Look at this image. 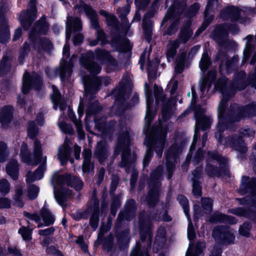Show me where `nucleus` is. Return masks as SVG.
I'll use <instances>...</instances> for the list:
<instances>
[{
  "label": "nucleus",
  "instance_id": "1",
  "mask_svg": "<svg viewBox=\"0 0 256 256\" xmlns=\"http://www.w3.org/2000/svg\"><path fill=\"white\" fill-rule=\"evenodd\" d=\"M95 58L100 63H105L106 64L108 72L114 70V68L112 66L116 68L118 66L116 60L106 50L98 48L96 49L95 54L92 51L89 50L82 54L80 58V64L92 75L98 74L102 70L101 66L94 61Z\"/></svg>",
  "mask_w": 256,
  "mask_h": 256
},
{
  "label": "nucleus",
  "instance_id": "2",
  "mask_svg": "<svg viewBox=\"0 0 256 256\" xmlns=\"http://www.w3.org/2000/svg\"><path fill=\"white\" fill-rule=\"evenodd\" d=\"M162 172L163 168L160 166L151 172L148 182L147 193L140 198V202L149 208H154L160 202V196L162 192L160 182Z\"/></svg>",
  "mask_w": 256,
  "mask_h": 256
},
{
  "label": "nucleus",
  "instance_id": "3",
  "mask_svg": "<svg viewBox=\"0 0 256 256\" xmlns=\"http://www.w3.org/2000/svg\"><path fill=\"white\" fill-rule=\"evenodd\" d=\"M106 22L108 26L115 29L116 32H112L110 44L112 48H115L116 50L122 53H126L132 51V46L130 40L123 37L120 34V24L116 16L110 14L106 18Z\"/></svg>",
  "mask_w": 256,
  "mask_h": 256
},
{
  "label": "nucleus",
  "instance_id": "4",
  "mask_svg": "<svg viewBox=\"0 0 256 256\" xmlns=\"http://www.w3.org/2000/svg\"><path fill=\"white\" fill-rule=\"evenodd\" d=\"M242 195L247 194L243 198H238L240 204H248L256 208V178H250L248 176H243L242 184L238 190Z\"/></svg>",
  "mask_w": 256,
  "mask_h": 256
},
{
  "label": "nucleus",
  "instance_id": "5",
  "mask_svg": "<svg viewBox=\"0 0 256 256\" xmlns=\"http://www.w3.org/2000/svg\"><path fill=\"white\" fill-rule=\"evenodd\" d=\"M130 142L131 139L128 130H126L122 132L118 137L114 154L118 156L122 152L120 160H130V159L131 156ZM131 160H136V159L133 158Z\"/></svg>",
  "mask_w": 256,
  "mask_h": 256
},
{
  "label": "nucleus",
  "instance_id": "6",
  "mask_svg": "<svg viewBox=\"0 0 256 256\" xmlns=\"http://www.w3.org/2000/svg\"><path fill=\"white\" fill-rule=\"evenodd\" d=\"M50 29V24L44 16L36 21L28 34V40L34 48H37V40L40 35H46Z\"/></svg>",
  "mask_w": 256,
  "mask_h": 256
},
{
  "label": "nucleus",
  "instance_id": "7",
  "mask_svg": "<svg viewBox=\"0 0 256 256\" xmlns=\"http://www.w3.org/2000/svg\"><path fill=\"white\" fill-rule=\"evenodd\" d=\"M43 86L42 76L36 72L30 74L27 71L24 74L22 78V92L24 95L28 94L30 90H40Z\"/></svg>",
  "mask_w": 256,
  "mask_h": 256
},
{
  "label": "nucleus",
  "instance_id": "8",
  "mask_svg": "<svg viewBox=\"0 0 256 256\" xmlns=\"http://www.w3.org/2000/svg\"><path fill=\"white\" fill-rule=\"evenodd\" d=\"M162 211L156 209L147 213L145 210H142L138 214L139 228L140 232H148L150 228L152 220L160 221L162 219Z\"/></svg>",
  "mask_w": 256,
  "mask_h": 256
},
{
  "label": "nucleus",
  "instance_id": "9",
  "mask_svg": "<svg viewBox=\"0 0 256 256\" xmlns=\"http://www.w3.org/2000/svg\"><path fill=\"white\" fill-rule=\"evenodd\" d=\"M54 182L60 186L66 185L74 187L76 190H80L83 186L82 182L79 178L68 174L62 175L54 174L53 175L52 182L54 186V188L55 189Z\"/></svg>",
  "mask_w": 256,
  "mask_h": 256
},
{
  "label": "nucleus",
  "instance_id": "10",
  "mask_svg": "<svg viewBox=\"0 0 256 256\" xmlns=\"http://www.w3.org/2000/svg\"><path fill=\"white\" fill-rule=\"evenodd\" d=\"M213 38L220 47L218 53L214 57V62H219L222 57L228 56V52H232L236 46V42L234 40H225L228 36H220L216 33H213Z\"/></svg>",
  "mask_w": 256,
  "mask_h": 256
},
{
  "label": "nucleus",
  "instance_id": "11",
  "mask_svg": "<svg viewBox=\"0 0 256 256\" xmlns=\"http://www.w3.org/2000/svg\"><path fill=\"white\" fill-rule=\"evenodd\" d=\"M212 236L216 240L226 244H233L235 238L232 230L224 226H218L214 228Z\"/></svg>",
  "mask_w": 256,
  "mask_h": 256
},
{
  "label": "nucleus",
  "instance_id": "12",
  "mask_svg": "<svg viewBox=\"0 0 256 256\" xmlns=\"http://www.w3.org/2000/svg\"><path fill=\"white\" fill-rule=\"evenodd\" d=\"M168 126H160L157 130L156 134L150 136L154 142V149L158 158H161L166 141Z\"/></svg>",
  "mask_w": 256,
  "mask_h": 256
},
{
  "label": "nucleus",
  "instance_id": "13",
  "mask_svg": "<svg viewBox=\"0 0 256 256\" xmlns=\"http://www.w3.org/2000/svg\"><path fill=\"white\" fill-rule=\"evenodd\" d=\"M224 146H230L232 149L240 152L241 154H244L248 152V148L245 146L244 141L240 136L233 134L226 136L223 140L222 144Z\"/></svg>",
  "mask_w": 256,
  "mask_h": 256
},
{
  "label": "nucleus",
  "instance_id": "14",
  "mask_svg": "<svg viewBox=\"0 0 256 256\" xmlns=\"http://www.w3.org/2000/svg\"><path fill=\"white\" fill-rule=\"evenodd\" d=\"M218 165L208 164L206 167L208 175L211 177H219L222 174L229 176L230 174L226 161H218Z\"/></svg>",
  "mask_w": 256,
  "mask_h": 256
},
{
  "label": "nucleus",
  "instance_id": "15",
  "mask_svg": "<svg viewBox=\"0 0 256 256\" xmlns=\"http://www.w3.org/2000/svg\"><path fill=\"white\" fill-rule=\"evenodd\" d=\"M74 62L72 57L68 61L64 60L60 67L56 68L54 70L55 76L59 75L61 82L70 80L72 73V68Z\"/></svg>",
  "mask_w": 256,
  "mask_h": 256
},
{
  "label": "nucleus",
  "instance_id": "16",
  "mask_svg": "<svg viewBox=\"0 0 256 256\" xmlns=\"http://www.w3.org/2000/svg\"><path fill=\"white\" fill-rule=\"evenodd\" d=\"M240 11L236 6H228L220 12V17L225 20L228 19L232 22H236L240 18Z\"/></svg>",
  "mask_w": 256,
  "mask_h": 256
},
{
  "label": "nucleus",
  "instance_id": "17",
  "mask_svg": "<svg viewBox=\"0 0 256 256\" xmlns=\"http://www.w3.org/2000/svg\"><path fill=\"white\" fill-rule=\"evenodd\" d=\"M78 8H82L90 20L91 26L94 30L100 29V24L98 22V16L96 10L90 4L84 2L83 5L77 6Z\"/></svg>",
  "mask_w": 256,
  "mask_h": 256
},
{
  "label": "nucleus",
  "instance_id": "18",
  "mask_svg": "<svg viewBox=\"0 0 256 256\" xmlns=\"http://www.w3.org/2000/svg\"><path fill=\"white\" fill-rule=\"evenodd\" d=\"M240 31L238 26L236 24L224 23L218 25L213 33H216L220 36H228V32L232 34H236Z\"/></svg>",
  "mask_w": 256,
  "mask_h": 256
},
{
  "label": "nucleus",
  "instance_id": "19",
  "mask_svg": "<svg viewBox=\"0 0 256 256\" xmlns=\"http://www.w3.org/2000/svg\"><path fill=\"white\" fill-rule=\"evenodd\" d=\"M14 108L12 106H4L0 109V123L3 127L8 126L14 118Z\"/></svg>",
  "mask_w": 256,
  "mask_h": 256
},
{
  "label": "nucleus",
  "instance_id": "20",
  "mask_svg": "<svg viewBox=\"0 0 256 256\" xmlns=\"http://www.w3.org/2000/svg\"><path fill=\"white\" fill-rule=\"evenodd\" d=\"M91 202L92 204V213L90 216V224L94 230H95L99 222V201L92 195L91 198Z\"/></svg>",
  "mask_w": 256,
  "mask_h": 256
},
{
  "label": "nucleus",
  "instance_id": "21",
  "mask_svg": "<svg viewBox=\"0 0 256 256\" xmlns=\"http://www.w3.org/2000/svg\"><path fill=\"white\" fill-rule=\"evenodd\" d=\"M246 78V74L245 71L240 70L235 74L232 86L240 91L244 90L249 84V82H248Z\"/></svg>",
  "mask_w": 256,
  "mask_h": 256
},
{
  "label": "nucleus",
  "instance_id": "22",
  "mask_svg": "<svg viewBox=\"0 0 256 256\" xmlns=\"http://www.w3.org/2000/svg\"><path fill=\"white\" fill-rule=\"evenodd\" d=\"M30 12H26L24 16L20 18L21 26L24 30L27 31L29 30L33 22L36 18V8L34 7Z\"/></svg>",
  "mask_w": 256,
  "mask_h": 256
},
{
  "label": "nucleus",
  "instance_id": "23",
  "mask_svg": "<svg viewBox=\"0 0 256 256\" xmlns=\"http://www.w3.org/2000/svg\"><path fill=\"white\" fill-rule=\"evenodd\" d=\"M12 57L7 54H4L0 61V77L6 76L12 67Z\"/></svg>",
  "mask_w": 256,
  "mask_h": 256
},
{
  "label": "nucleus",
  "instance_id": "24",
  "mask_svg": "<svg viewBox=\"0 0 256 256\" xmlns=\"http://www.w3.org/2000/svg\"><path fill=\"white\" fill-rule=\"evenodd\" d=\"M232 214L239 216H244L252 220L256 218V210L250 208H237L230 210Z\"/></svg>",
  "mask_w": 256,
  "mask_h": 256
},
{
  "label": "nucleus",
  "instance_id": "25",
  "mask_svg": "<svg viewBox=\"0 0 256 256\" xmlns=\"http://www.w3.org/2000/svg\"><path fill=\"white\" fill-rule=\"evenodd\" d=\"M218 122L217 125V131L218 132V136L216 134V137L218 138V142L219 144L223 142V140L224 138L223 136V133L225 130L228 128L230 124H232L228 120L226 116L221 118L218 116Z\"/></svg>",
  "mask_w": 256,
  "mask_h": 256
},
{
  "label": "nucleus",
  "instance_id": "26",
  "mask_svg": "<svg viewBox=\"0 0 256 256\" xmlns=\"http://www.w3.org/2000/svg\"><path fill=\"white\" fill-rule=\"evenodd\" d=\"M137 206L135 200L130 199L126 202L124 210L122 211L125 214V219L128 221L131 220L135 216Z\"/></svg>",
  "mask_w": 256,
  "mask_h": 256
},
{
  "label": "nucleus",
  "instance_id": "27",
  "mask_svg": "<svg viewBox=\"0 0 256 256\" xmlns=\"http://www.w3.org/2000/svg\"><path fill=\"white\" fill-rule=\"evenodd\" d=\"M10 38L8 20H0V43L5 44Z\"/></svg>",
  "mask_w": 256,
  "mask_h": 256
},
{
  "label": "nucleus",
  "instance_id": "28",
  "mask_svg": "<svg viewBox=\"0 0 256 256\" xmlns=\"http://www.w3.org/2000/svg\"><path fill=\"white\" fill-rule=\"evenodd\" d=\"M95 126L98 130L103 134H107L113 130L114 121L108 122L102 121L100 119L94 120Z\"/></svg>",
  "mask_w": 256,
  "mask_h": 256
},
{
  "label": "nucleus",
  "instance_id": "29",
  "mask_svg": "<svg viewBox=\"0 0 256 256\" xmlns=\"http://www.w3.org/2000/svg\"><path fill=\"white\" fill-rule=\"evenodd\" d=\"M182 152V148L177 143L172 144L164 154V160H177Z\"/></svg>",
  "mask_w": 256,
  "mask_h": 256
},
{
  "label": "nucleus",
  "instance_id": "30",
  "mask_svg": "<svg viewBox=\"0 0 256 256\" xmlns=\"http://www.w3.org/2000/svg\"><path fill=\"white\" fill-rule=\"evenodd\" d=\"M54 194L57 202L60 206H66V202L71 197L72 191L69 189L62 188L60 190H54Z\"/></svg>",
  "mask_w": 256,
  "mask_h": 256
},
{
  "label": "nucleus",
  "instance_id": "31",
  "mask_svg": "<svg viewBox=\"0 0 256 256\" xmlns=\"http://www.w3.org/2000/svg\"><path fill=\"white\" fill-rule=\"evenodd\" d=\"M206 248L204 242L198 241L195 245L190 243L186 256H198Z\"/></svg>",
  "mask_w": 256,
  "mask_h": 256
},
{
  "label": "nucleus",
  "instance_id": "32",
  "mask_svg": "<svg viewBox=\"0 0 256 256\" xmlns=\"http://www.w3.org/2000/svg\"><path fill=\"white\" fill-rule=\"evenodd\" d=\"M191 22H188L180 29L178 38L182 44H186L190 38L193 32L190 28Z\"/></svg>",
  "mask_w": 256,
  "mask_h": 256
},
{
  "label": "nucleus",
  "instance_id": "33",
  "mask_svg": "<svg viewBox=\"0 0 256 256\" xmlns=\"http://www.w3.org/2000/svg\"><path fill=\"white\" fill-rule=\"evenodd\" d=\"M209 221L212 223L222 222H228L230 224H234L236 222V220L234 217L220 213H216L213 214L210 218Z\"/></svg>",
  "mask_w": 256,
  "mask_h": 256
},
{
  "label": "nucleus",
  "instance_id": "34",
  "mask_svg": "<svg viewBox=\"0 0 256 256\" xmlns=\"http://www.w3.org/2000/svg\"><path fill=\"white\" fill-rule=\"evenodd\" d=\"M228 79L225 76H222L218 78L214 87L222 94L226 95L230 94L229 88L228 86Z\"/></svg>",
  "mask_w": 256,
  "mask_h": 256
},
{
  "label": "nucleus",
  "instance_id": "35",
  "mask_svg": "<svg viewBox=\"0 0 256 256\" xmlns=\"http://www.w3.org/2000/svg\"><path fill=\"white\" fill-rule=\"evenodd\" d=\"M116 237L121 248L126 247L130 240V228L126 227L124 230L117 233Z\"/></svg>",
  "mask_w": 256,
  "mask_h": 256
},
{
  "label": "nucleus",
  "instance_id": "36",
  "mask_svg": "<svg viewBox=\"0 0 256 256\" xmlns=\"http://www.w3.org/2000/svg\"><path fill=\"white\" fill-rule=\"evenodd\" d=\"M72 152V149L69 145L60 146L58 151V160H74L71 157Z\"/></svg>",
  "mask_w": 256,
  "mask_h": 256
},
{
  "label": "nucleus",
  "instance_id": "37",
  "mask_svg": "<svg viewBox=\"0 0 256 256\" xmlns=\"http://www.w3.org/2000/svg\"><path fill=\"white\" fill-rule=\"evenodd\" d=\"M102 110V107L98 100H96L93 102H90L86 112V117H90L98 114Z\"/></svg>",
  "mask_w": 256,
  "mask_h": 256
},
{
  "label": "nucleus",
  "instance_id": "38",
  "mask_svg": "<svg viewBox=\"0 0 256 256\" xmlns=\"http://www.w3.org/2000/svg\"><path fill=\"white\" fill-rule=\"evenodd\" d=\"M53 48V44L51 40L46 37L38 36L37 40V48L42 49L44 51L49 52Z\"/></svg>",
  "mask_w": 256,
  "mask_h": 256
},
{
  "label": "nucleus",
  "instance_id": "39",
  "mask_svg": "<svg viewBox=\"0 0 256 256\" xmlns=\"http://www.w3.org/2000/svg\"><path fill=\"white\" fill-rule=\"evenodd\" d=\"M107 154L106 146L103 142H98L95 148L94 156L98 160H106Z\"/></svg>",
  "mask_w": 256,
  "mask_h": 256
},
{
  "label": "nucleus",
  "instance_id": "40",
  "mask_svg": "<svg viewBox=\"0 0 256 256\" xmlns=\"http://www.w3.org/2000/svg\"><path fill=\"white\" fill-rule=\"evenodd\" d=\"M7 174L14 180H16L18 176V166L17 161H10L6 167Z\"/></svg>",
  "mask_w": 256,
  "mask_h": 256
},
{
  "label": "nucleus",
  "instance_id": "41",
  "mask_svg": "<svg viewBox=\"0 0 256 256\" xmlns=\"http://www.w3.org/2000/svg\"><path fill=\"white\" fill-rule=\"evenodd\" d=\"M30 51V44L27 42H25L20 49L18 60L20 64H22L24 62L25 59L28 56Z\"/></svg>",
  "mask_w": 256,
  "mask_h": 256
},
{
  "label": "nucleus",
  "instance_id": "42",
  "mask_svg": "<svg viewBox=\"0 0 256 256\" xmlns=\"http://www.w3.org/2000/svg\"><path fill=\"white\" fill-rule=\"evenodd\" d=\"M144 144L146 146L147 149L142 160H151L154 152V142L152 138L150 136H146L144 140Z\"/></svg>",
  "mask_w": 256,
  "mask_h": 256
},
{
  "label": "nucleus",
  "instance_id": "43",
  "mask_svg": "<svg viewBox=\"0 0 256 256\" xmlns=\"http://www.w3.org/2000/svg\"><path fill=\"white\" fill-rule=\"evenodd\" d=\"M222 95V98L218 108V116L224 118V116H226L227 114V112H226V110L228 106V102L230 100V94L226 95V96L224 94Z\"/></svg>",
  "mask_w": 256,
  "mask_h": 256
},
{
  "label": "nucleus",
  "instance_id": "44",
  "mask_svg": "<svg viewBox=\"0 0 256 256\" xmlns=\"http://www.w3.org/2000/svg\"><path fill=\"white\" fill-rule=\"evenodd\" d=\"M196 127L203 131L208 129L212 123L211 118L206 116L196 120Z\"/></svg>",
  "mask_w": 256,
  "mask_h": 256
},
{
  "label": "nucleus",
  "instance_id": "45",
  "mask_svg": "<svg viewBox=\"0 0 256 256\" xmlns=\"http://www.w3.org/2000/svg\"><path fill=\"white\" fill-rule=\"evenodd\" d=\"M220 61V70H221L225 66L226 72H230L234 63V56L233 57V59L231 60L229 58L228 56L226 58L222 57Z\"/></svg>",
  "mask_w": 256,
  "mask_h": 256
},
{
  "label": "nucleus",
  "instance_id": "46",
  "mask_svg": "<svg viewBox=\"0 0 256 256\" xmlns=\"http://www.w3.org/2000/svg\"><path fill=\"white\" fill-rule=\"evenodd\" d=\"M34 157L32 160H46V157L42 158V150L40 141L36 140L34 142Z\"/></svg>",
  "mask_w": 256,
  "mask_h": 256
},
{
  "label": "nucleus",
  "instance_id": "47",
  "mask_svg": "<svg viewBox=\"0 0 256 256\" xmlns=\"http://www.w3.org/2000/svg\"><path fill=\"white\" fill-rule=\"evenodd\" d=\"M38 128L36 125L35 122L34 120H30L28 124V136L30 139L34 140L38 136Z\"/></svg>",
  "mask_w": 256,
  "mask_h": 256
},
{
  "label": "nucleus",
  "instance_id": "48",
  "mask_svg": "<svg viewBox=\"0 0 256 256\" xmlns=\"http://www.w3.org/2000/svg\"><path fill=\"white\" fill-rule=\"evenodd\" d=\"M40 215L46 226H50L54 224V218L50 212L46 208H43L40 210Z\"/></svg>",
  "mask_w": 256,
  "mask_h": 256
},
{
  "label": "nucleus",
  "instance_id": "49",
  "mask_svg": "<svg viewBox=\"0 0 256 256\" xmlns=\"http://www.w3.org/2000/svg\"><path fill=\"white\" fill-rule=\"evenodd\" d=\"M238 105L237 104H234L230 106L226 117L230 122H238L235 117L238 114Z\"/></svg>",
  "mask_w": 256,
  "mask_h": 256
},
{
  "label": "nucleus",
  "instance_id": "50",
  "mask_svg": "<svg viewBox=\"0 0 256 256\" xmlns=\"http://www.w3.org/2000/svg\"><path fill=\"white\" fill-rule=\"evenodd\" d=\"M122 196V194H119L112 197V202L110 206V214L114 216H116L118 209L120 206Z\"/></svg>",
  "mask_w": 256,
  "mask_h": 256
},
{
  "label": "nucleus",
  "instance_id": "51",
  "mask_svg": "<svg viewBox=\"0 0 256 256\" xmlns=\"http://www.w3.org/2000/svg\"><path fill=\"white\" fill-rule=\"evenodd\" d=\"M186 7V3L182 1L175 2L174 6H170L168 10V12L170 16H176L178 14L176 10H180V14L183 11Z\"/></svg>",
  "mask_w": 256,
  "mask_h": 256
},
{
  "label": "nucleus",
  "instance_id": "52",
  "mask_svg": "<svg viewBox=\"0 0 256 256\" xmlns=\"http://www.w3.org/2000/svg\"><path fill=\"white\" fill-rule=\"evenodd\" d=\"M15 192L16 194L13 198L14 200V204L20 208H22L24 206V202L22 199V188L20 186H18L16 188Z\"/></svg>",
  "mask_w": 256,
  "mask_h": 256
},
{
  "label": "nucleus",
  "instance_id": "53",
  "mask_svg": "<svg viewBox=\"0 0 256 256\" xmlns=\"http://www.w3.org/2000/svg\"><path fill=\"white\" fill-rule=\"evenodd\" d=\"M148 22H150V21ZM142 23L144 38L148 42L150 43L152 40V26L149 22H144V20H142Z\"/></svg>",
  "mask_w": 256,
  "mask_h": 256
},
{
  "label": "nucleus",
  "instance_id": "54",
  "mask_svg": "<svg viewBox=\"0 0 256 256\" xmlns=\"http://www.w3.org/2000/svg\"><path fill=\"white\" fill-rule=\"evenodd\" d=\"M200 8V4L198 2H194L190 6L185 12V16L188 18H193L198 14Z\"/></svg>",
  "mask_w": 256,
  "mask_h": 256
},
{
  "label": "nucleus",
  "instance_id": "55",
  "mask_svg": "<svg viewBox=\"0 0 256 256\" xmlns=\"http://www.w3.org/2000/svg\"><path fill=\"white\" fill-rule=\"evenodd\" d=\"M92 204L88 206L87 208L84 212H78L73 214V218L76 220H79L80 219H87L88 217L90 212L92 211Z\"/></svg>",
  "mask_w": 256,
  "mask_h": 256
},
{
  "label": "nucleus",
  "instance_id": "56",
  "mask_svg": "<svg viewBox=\"0 0 256 256\" xmlns=\"http://www.w3.org/2000/svg\"><path fill=\"white\" fill-rule=\"evenodd\" d=\"M211 64L210 59L207 52H204L200 62V68L203 72L206 71Z\"/></svg>",
  "mask_w": 256,
  "mask_h": 256
},
{
  "label": "nucleus",
  "instance_id": "57",
  "mask_svg": "<svg viewBox=\"0 0 256 256\" xmlns=\"http://www.w3.org/2000/svg\"><path fill=\"white\" fill-rule=\"evenodd\" d=\"M9 156V150L6 144L0 141V160H16L14 158L8 159Z\"/></svg>",
  "mask_w": 256,
  "mask_h": 256
},
{
  "label": "nucleus",
  "instance_id": "58",
  "mask_svg": "<svg viewBox=\"0 0 256 256\" xmlns=\"http://www.w3.org/2000/svg\"><path fill=\"white\" fill-rule=\"evenodd\" d=\"M20 156L21 160H32V154L29 151L28 144L26 142H23L21 146Z\"/></svg>",
  "mask_w": 256,
  "mask_h": 256
},
{
  "label": "nucleus",
  "instance_id": "59",
  "mask_svg": "<svg viewBox=\"0 0 256 256\" xmlns=\"http://www.w3.org/2000/svg\"><path fill=\"white\" fill-rule=\"evenodd\" d=\"M126 86H121L118 93L115 96L114 102L116 104L122 105L126 100L125 98Z\"/></svg>",
  "mask_w": 256,
  "mask_h": 256
},
{
  "label": "nucleus",
  "instance_id": "60",
  "mask_svg": "<svg viewBox=\"0 0 256 256\" xmlns=\"http://www.w3.org/2000/svg\"><path fill=\"white\" fill-rule=\"evenodd\" d=\"M177 200L179 203L182 206L184 212L188 218H190L189 210L188 208V199L183 195L180 194L178 196Z\"/></svg>",
  "mask_w": 256,
  "mask_h": 256
},
{
  "label": "nucleus",
  "instance_id": "61",
  "mask_svg": "<svg viewBox=\"0 0 256 256\" xmlns=\"http://www.w3.org/2000/svg\"><path fill=\"white\" fill-rule=\"evenodd\" d=\"M171 112L170 105L168 103L164 104L162 108V117L164 122H166L170 118Z\"/></svg>",
  "mask_w": 256,
  "mask_h": 256
},
{
  "label": "nucleus",
  "instance_id": "62",
  "mask_svg": "<svg viewBox=\"0 0 256 256\" xmlns=\"http://www.w3.org/2000/svg\"><path fill=\"white\" fill-rule=\"evenodd\" d=\"M39 188L35 184H30L27 189L28 196L30 200L35 199L38 195Z\"/></svg>",
  "mask_w": 256,
  "mask_h": 256
},
{
  "label": "nucleus",
  "instance_id": "63",
  "mask_svg": "<svg viewBox=\"0 0 256 256\" xmlns=\"http://www.w3.org/2000/svg\"><path fill=\"white\" fill-rule=\"evenodd\" d=\"M179 20H176L172 22L166 30L164 32V35L172 36L175 34L178 30Z\"/></svg>",
  "mask_w": 256,
  "mask_h": 256
},
{
  "label": "nucleus",
  "instance_id": "64",
  "mask_svg": "<svg viewBox=\"0 0 256 256\" xmlns=\"http://www.w3.org/2000/svg\"><path fill=\"white\" fill-rule=\"evenodd\" d=\"M32 232L31 229L25 226H22L18 230V233L21 234L24 240H30L32 239Z\"/></svg>",
  "mask_w": 256,
  "mask_h": 256
}]
</instances>
